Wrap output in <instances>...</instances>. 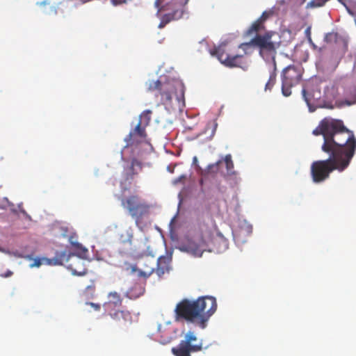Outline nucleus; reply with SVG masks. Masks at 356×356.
Listing matches in <instances>:
<instances>
[{
	"label": "nucleus",
	"mask_w": 356,
	"mask_h": 356,
	"mask_svg": "<svg viewBox=\"0 0 356 356\" xmlns=\"http://www.w3.org/2000/svg\"><path fill=\"white\" fill-rule=\"evenodd\" d=\"M312 133L323 136L321 150L329 155L311 164L312 181L319 184L329 179L334 170L342 172L348 168L356 152V138L342 120L331 118H323Z\"/></svg>",
	"instance_id": "1"
},
{
	"label": "nucleus",
	"mask_w": 356,
	"mask_h": 356,
	"mask_svg": "<svg viewBox=\"0 0 356 356\" xmlns=\"http://www.w3.org/2000/svg\"><path fill=\"white\" fill-rule=\"evenodd\" d=\"M246 37L250 38V42L241 43L238 48L241 49L244 54H248L251 47H255L259 50V55L266 60H269L267 65L266 73L268 79L265 85L266 90H271L276 82L277 66L275 56L277 50L281 44L279 33L266 30L264 24H252L245 33Z\"/></svg>",
	"instance_id": "2"
},
{
	"label": "nucleus",
	"mask_w": 356,
	"mask_h": 356,
	"mask_svg": "<svg viewBox=\"0 0 356 356\" xmlns=\"http://www.w3.org/2000/svg\"><path fill=\"white\" fill-rule=\"evenodd\" d=\"M215 230L216 225L212 219L199 220L188 232L180 245L179 250L195 257H201L207 250Z\"/></svg>",
	"instance_id": "3"
},
{
	"label": "nucleus",
	"mask_w": 356,
	"mask_h": 356,
	"mask_svg": "<svg viewBox=\"0 0 356 356\" xmlns=\"http://www.w3.org/2000/svg\"><path fill=\"white\" fill-rule=\"evenodd\" d=\"M147 91L156 92L155 96H161V101L163 103H170L173 96L180 102L184 95L183 86L181 83L170 81L163 83L159 80L149 81Z\"/></svg>",
	"instance_id": "4"
},
{
	"label": "nucleus",
	"mask_w": 356,
	"mask_h": 356,
	"mask_svg": "<svg viewBox=\"0 0 356 356\" xmlns=\"http://www.w3.org/2000/svg\"><path fill=\"white\" fill-rule=\"evenodd\" d=\"M197 307L195 300L183 299L177 304L175 309V321H186L195 323L200 327V316Z\"/></svg>",
	"instance_id": "5"
},
{
	"label": "nucleus",
	"mask_w": 356,
	"mask_h": 356,
	"mask_svg": "<svg viewBox=\"0 0 356 356\" xmlns=\"http://www.w3.org/2000/svg\"><path fill=\"white\" fill-rule=\"evenodd\" d=\"M121 202L122 206L128 211L138 226L142 218L149 213V206L137 195L123 198Z\"/></svg>",
	"instance_id": "6"
},
{
	"label": "nucleus",
	"mask_w": 356,
	"mask_h": 356,
	"mask_svg": "<svg viewBox=\"0 0 356 356\" xmlns=\"http://www.w3.org/2000/svg\"><path fill=\"white\" fill-rule=\"evenodd\" d=\"M164 0H156L155 6L159 8L157 14L161 17V22H170L171 21L179 20L184 15V10L181 7L187 4L189 0H172V3L159 8Z\"/></svg>",
	"instance_id": "7"
},
{
	"label": "nucleus",
	"mask_w": 356,
	"mask_h": 356,
	"mask_svg": "<svg viewBox=\"0 0 356 356\" xmlns=\"http://www.w3.org/2000/svg\"><path fill=\"white\" fill-rule=\"evenodd\" d=\"M202 339H198L194 331L189 330L178 346L172 348L175 356H191V353H197L203 350Z\"/></svg>",
	"instance_id": "8"
},
{
	"label": "nucleus",
	"mask_w": 356,
	"mask_h": 356,
	"mask_svg": "<svg viewBox=\"0 0 356 356\" xmlns=\"http://www.w3.org/2000/svg\"><path fill=\"white\" fill-rule=\"evenodd\" d=\"M324 42L334 44L332 47L333 56L340 60L348 50L349 38L346 33L331 31L324 35Z\"/></svg>",
	"instance_id": "9"
},
{
	"label": "nucleus",
	"mask_w": 356,
	"mask_h": 356,
	"mask_svg": "<svg viewBox=\"0 0 356 356\" xmlns=\"http://www.w3.org/2000/svg\"><path fill=\"white\" fill-rule=\"evenodd\" d=\"M302 77V69L300 67L289 65L282 74V92L283 95L289 97L291 94V88L297 85Z\"/></svg>",
	"instance_id": "10"
},
{
	"label": "nucleus",
	"mask_w": 356,
	"mask_h": 356,
	"mask_svg": "<svg viewBox=\"0 0 356 356\" xmlns=\"http://www.w3.org/2000/svg\"><path fill=\"white\" fill-rule=\"evenodd\" d=\"M195 301L200 316V327L204 329L209 319L216 311V300L212 296H203L198 298Z\"/></svg>",
	"instance_id": "11"
},
{
	"label": "nucleus",
	"mask_w": 356,
	"mask_h": 356,
	"mask_svg": "<svg viewBox=\"0 0 356 356\" xmlns=\"http://www.w3.org/2000/svg\"><path fill=\"white\" fill-rule=\"evenodd\" d=\"M211 55L216 56L218 60L227 67H242L243 62V55H229L225 53V50L221 46L215 47L209 51Z\"/></svg>",
	"instance_id": "12"
},
{
	"label": "nucleus",
	"mask_w": 356,
	"mask_h": 356,
	"mask_svg": "<svg viewBox=\"0 0 356 356\" xmlns=\"http://www.w3.org/2000/svg\"><path fill=\"white\" fill-rule=\"evenodd\" d=\"M165 259L159 258L158 260V262L156 264H154L153 261L151 262L149 259H145L143 260V264L146 266V267L144 269H137L136 266L132 267L133 271H137L138 275L139 277H143L145 278L149 277L156 270V273L159 276H161V275L164 274L165 269L164 268L160 267V264L161 262V260H164Z\"/></svg>",
	"instance_id": "13"
},
{
	"label": "nucleus",
	"mask_w": 356,
	"mask_h": 356,
	"mask_svg": "<svg viewBox=\"0 0 356 356\" xmlns=\"http://www.w3.org/2000/svg\"><path fill=\"white\" fill-rule=\"evenodd\" d=\"M74 254H72V256ZM71 254H67L65 251L56 252L55 256L52 259L47 258H35L33 262L30 264L31 268L40 267L42 261H45L46 264L49 265H63L64 262H67L70 260Z\"/></svg>",
	"instance_id": "14"
},
{
	"label": "nucleus",
	"mask_w": 356,
	"mask_h": 356,
	"mask_svg": "<svg viewBox=\"0 0 356 356\" xmlns=\"http://www.w3.org/2000/svg\"><path fill=\"white\" fill-rule=\"evenodd\" d=\"M145 127L143 125V122L139 121L136 127L132 129L125 137L124 140L127 143V147L138 144L144 140L147 137Z\"/></svg>",
	"instance_id": "15"
},
{
	"label": "nucleus",
	"mask_w": 356,
	"mask_h": 356,
	"mask_svg": "<svg viewBox=\"0 0 356 356\" xmlns=\"http://www.w3.org/2000/svg\"><path fill=\"white\" fill-rule=\"evenodd\" d=\"M109 316L115 324L120 328H126L132 323V316L129 311L115 310L109 312Z\"/></svg>",
	"instance_id": "16"
},
{
	"label": "nucleus",
	"mask_w": 356,
	"mask_h": 356,
	"mask_svg": "<svg viewBox=\"0 0 356 356\" xmlns=\"http://www.w3.org/2000/svg\"><path fill=\"white\" fill-rule=\"evenodd\" d=\"M222 163V160L220 159L216 163H211L207 165L205 169H202L198 167L200 170V175L202 176V179L200 181L201 185L203 184V179L208 178L209 176L214 177L216 176L220 170V166Z\"/></svg>",
	"instance_id": "17"
},
{
	"label": "nucleus",
	"mask_w": 356,
	"mask_h": 356,
	"mask_svg": "<svg viewBox=\"0 0 356 356\" xmlns=\"http://www.w3.org/2000/svg\"><path fill=\"white\" fill-rule=\"evenodd\" d=\"M108 298V300L103 305L106 311H108L112 307H120L122 305V299L115 291L109 293Z\"/></svg>",
	"instance_id": "18"
},
{
	"label": "nucleus",
	"mask_w": 356,
	"mask_h": 356,
	"mask_svg": "<svg viewBox=\"0 0 356 356\" xmlns=\"http://www.w3.org/2000/svg\"><path fill=\"white\" fill-rule=\"evenodd\" d=\"M68 268L75 275L81 276L87 273V269L83 266V261L80 259H76L74 264H70Z\"/></svg>",
	"instance_id": "19"
},
{
	"label": "nucleus",
	"mask_w": 356,
	"mask_h": 356,
	"mask_svg": "<svg viewBox=\"0 0 356 356\" xmlns=\"http://www.w3.org/2000/svg\"><path fill=\"white\" fill-rule=\"evenodd\" d=\"M142 170V163L136 159H133L130 167L129 168V172L126 173L127 179H133L134 176L138 174V170Z\"/></svg>",
	"instance_id": "20"
},
{
	"label": "nucleus",
	"mask_w": 356,
	"mask_h": 356,
	"mask_svg": "<svg viewBox=\"0 0 356 356\" xmlns=\"http://www.w3.org/2000/svg\"><path fill=\"white\" fill-rule=\"evenodd\" d=\"M37 4L42 8V12L46 15H56L57 13L55 6L51 4L49 1L38 2Z\"/></svg>",
	"instance_id": "21"
},
{
	"label": "nucleus",
	"mask_w": 356,
	"mask_h": 356,
	"mask_svg": "<svg viewBox=\"0 0 356 356\" xmlns=\"http://www.w3.org/2000/svg\"><path fill=\"white\" fill-rule=\"evenodd\" d=\"M276 7H272L271 8L265 10L261 17L258 18L254 22H264L273 16H278L279 15L276 12Z\"/></svg>",
	"instance_id": "22"
},
{
	"label": "nucleus",
	"mask_w": 356,
	"mask_h": 356,
	"mask_svg": "<svg viewBox=\"0 0 356 356\" xmlns=\"http://www.w3.org/2000/svg\"><path fill=\"white\" fill-rule=\"evenodd\" d=\"M273 7H276V12L279 15H284L288 9L287 0H279L277 1L276 3Z\"/></svg>",
	"instance_id": "23"
},
{
	"label": "nucleus",
	"mask_w": 356,
	"mask_h": 356,
	"mask_svg": "<svg viewBox=\"0 0 356 356\" xmlns=\"http://www.w3.org/2000/svg\"><path fill=\"white\" fill-rule=\"evenodd\" d=\"M222 161L225 162L227 173L232 175L234 173V162L232 159L231 154H227L222 159Z\"/></svg>",
	"instance_id": "24"
},
{
	"label": "nucleus",
	"mask_w": 356,
	"mask_h": 356,
	"mask_svg": "<svg viewBox=\"0 0 356 356\" xmlns=\"http://www.w3.org/2000/svg\"><path fill=\"white\" fill-rule=\"evenodd\" d=\"M152 111L145 110L140 115V120L143 122V125L145 127L148 126L151 121Z\"/></svg>",
	"instance_id": "25"
},
{
	"label": "nucleus",
	"mask_w": 356,
	"mask_h": 356,
	"mask_svg": "<svg viewBox=\"0 0 356 356\" xmlns=\"http://www.w3.org/2000/svg\"><path fill=\"white\" fill-rule=\"evenodd\" d=\"M95 291V285L94 284H92L86 288L85 291H83V296H86V298H93Z\"/></svg>",
	"instance_id": "26"
},
{
	"label": "nucleus",
	"mask_w": 356,
	"mask_h": 356,
	"mask_svg": "<svg viewBox=\"0 0 356 356\" xmlns=\"http://www.w3.org/2000/svg\"><path fill=\"white\" fill-rule=\"evenodd\" d=\"M70 243L74 249L79 251V254H86L87 252V249L84 248L81 243L74 241H70Z\"/></svg>",
	"instance_id": "27"
},
{
	"label": "nucleus",
	"mask_w": 356,
	"mask_h": 356,
	"mask_svg": "<svg viewBox=\"0 0 356 356\" xmlns=\"http://www.w3.org/2000/svg\"><path fill=\"white\" fill-rule=\"evenodd\" d=\"M172 339V336L170 334L168 336H166L165 337H163V336H161L160 342L163 344H166L170 343Z\"/></svg>",
	"instance_id": "28"
},
{
	"label": "nucleus",
	"mask_w": 356,
	"mask_h": 356,
	"mask_svg": "<svg viewBox=\"0 0 356 356\" xmlns=\"http://www.w3.org/2000/svg\"><path fill=\"white\" fill-rule=\"evenodd\" d=\"M86 305H90L94 311L99 312L101 309V305L94 302H86Z\"/></svg>",
	"instance_id": "29"
},
{
	"label": "nucleus",
	"mask_w": 356,
	"mask_h": 356,
	"mask_svg": "<svg viewBox=\"0 0 356 356\" xmlns=\"http://www.w3.org/2000/svg\"><path fill=\"white\" fill-rule=\"evenodd\" d=\"M354 92H355L354 96L353 97V99L351 100H348V99L345 100L346 105L350 106V105L356 104V89L355 90Z\"/></svg>",
	"instance_id": "30"
},
{
	"label": "nucleus",
	"mask_w": 356,
	"mask_h": 356,
	"mask_svg": "<svg viewBox=\"0 0 356 356\" xmlns=\"http://www.w3.org/2000/svg\"><path fill=\"white\" fill-rule=\"evenodd\" d=\"M305 33L306 37H307V40H308V42H312V37H311V26H308V27L306 29V30H305Z\"/></svg>",
	"instance_id": "31"
},
{
	"label": "nucleus",
	"mask_w": 356,
	"mask_h": 356,
	"mask_svg": "<svg viewBox=\"0 0 356 356\" xmlns=\"http://www.w3.org/2000/svg\"><path fill=\"white\" fill-rule=\"evenodd\" d=\"M302 93L305 101L307 104H309V99L307 97V91L305 88L302 89Z\"/></svg>",
	"instance_id": "32"
},
{
	"label": "nucleus",
	"mask_w": 356,
	"mask_h": 356,
	"mask_svg": "<svg viewBox=\"0 0 356 356\" xmlns=\"http://www.w3.org/2000/svg\"><path fill=\"white\" fill-rule=\"evenodd\" d=\"M309 44H311V46L312 47L313 49L314 50H316L318 49L319 51H321L323 50V47H320L318 48L314 43V42L312 40V42H309Z\"/></svg>",
	"instance_id": "33"
},
{
	"label": "nucleus",
	"mask_w": 356,
	"mask_h": 356,
	"mask_svg": "<svg viewBox=\"0 0 356 356\" xmlns=\"http://www.w3.org/2000/svg\"><path fill=\"white\" fill-rule=\"evenodd\" d=\"M113 5H118L124 3L126 0H111Z\"/></svg>",
	"instance_id": "34"
},
{
	"label": "nucleus",
	"mask_w": 356,
	"mask_h": 356,
	"mask_svg": "<svg viewBox=\"0 0 356 356\" xmlns=\"http://www.w3.org/2000/svg\"><path fill=\"white\" fill-rule=\"evenodd\" d=\"M13 275V272L10 270H7V272L4 275H1L2 277H8Z\"/></svg>",
	"instance_id": "35"
},
{
	"label": "nucleus",
	"mask_w": 356,
	"mask_h": 356,
	"mask_svg": "<svg viewBox=\"0 0 356 356\" xmlns=\"http://www.w3.org/2000/svg\"><path fill=\"white\" fill-rule=\"evenodd\" d=\"M165 24H159V29H163L165 26Z\"/></svg>",
	"instance_id": "36"
},
{
	"label": "nucleus",
	"mask_w": 356,
	"mask_h": 356,
	"mask_svg": "<svg viewBox=\"0 0 356 356\" xmlns=\"http://www.w3.org/2000/svg\"><path fill=\"white\" fill-rule=\"evenodd\" d=\"M131 238H132V235H131V234H129V239H128V241H129V243H131Z\"/></svg>",
	"instance_id": "37"
},
{
	"label": "nucleus",
	"mask_w": 356,
	"mask_h": 356,
	"mask_svg": "<svg viewBox=\"0 0 356 356\" xmlns=\"http://www.w3.org/2000/svg\"><path fill=\"white\" fill-rule=\"evenodd\" d=\"M181 178H185V176L180 177L179 178V180H176L175 182V183H177V182H178V181H179Z\"/></svg>",
	"instance_id": "38"
},
{
	"label": "nucleus",
	"mask_w": 356,
	"mask_h": 356,
	"mask_svg": "<svg viewBox=\"0 0 356 356\" xmlns=\"http://www.w3.org/2000/svg\"><path fill=\"white\" fill-rule=\"evenodd\" d=\"M197 157L195 156L193 158V162L195 163V162H197Z\"/></svg>",
	"instance_id": "39"
},
{
	"label": "nucleus",
	"mask_w": 356,
	"mask_h": 356,
	"mask_svg": "<svg viewBox=\"0 0 356 356\" xmlns=\"http://www.w3.org/2000/svg\"><path fill=\"white\" fill-rule=\"evenodd\" d=\"M26 258H28L29 259H31V256H27Z\"/></svg>",
	"instance_id": "40"
},
{
	"label": "nucleus",
	"mask_w": 356,
	"mask_h": 356,
	"mask_svg": "<svg viewBox=\"0 0 356 356\" xmlns=\"http://www.w3.org/2000/svg\"><path fill=\"white\" fill-rule=\"evenodd\" d=\"M159 332H161V327H159Z\"/></svg>",
	"instance_id": "41"
},
{
	"label": "nucleus",
	"mask_w": 356,
	"mask_h": 356,
	"mask_svg": "<svg viewBox=\"0 0 356 356\" xmlns=\"http://www.w3.org/2000/svg\"><path fill=\"white\" fill-rule=\"evenodd\" d=\"M338 1H339V2H341V3H343V2H342V0H338Z\"/></svg>",
	"instance_id": "42"
}]
</instances>
